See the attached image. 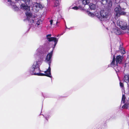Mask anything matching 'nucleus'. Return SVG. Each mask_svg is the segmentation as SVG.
Segmentation results:
<instances>
[{"label": "nucleus", "instance_id": "nucleus-10", "mask_svg": "<svg viewBox=\"0 0 129 129\" xmlns=\"http://www.w3.org/2000/svg\"><path fill=\"white\" fill-rule=\"evenodd\" d=\"M51 36V35L49 34L47 36V39L49 41H53L54 42V46L53 47V49L55 47L56 45L57 44L58 41V39H57L55 37H50Z\"/></svg>", "mask_w": 129, "mask_h": 129}, {"label": "nucleus", "instance_id": "nucleus-15", "mask_svg": "<svg viewBox=\"0 0 129 129\" xmlns=\"http://www.w3.org/2000/svg\"><path fill=\"white\" fill-rule=\"evenodd\" d=\"M116 65L115 64V56L114 55L113 56V59L111 63V66L112 67H114Z\"/></svg>", "mask_w": 129, "mask_h": 129}, {"label": "nucleus", "instance_id": "nucleus-25", "mask_svg": "<svg viewBox=\"0 0 129 129\" xmlns=\"http://www.w3.org/2000/svg\"><path fill=\"white\" fill-rule=\"evenodd\" d=\"M59 36V35H58V36H57V37H58V36Z\"/></svg>", "mask_w": 129, "mask_h": 129}, {"label": "nucleus", "instance_id": "nucleus-11", "mask_svg": "<svg viewBox=\"0 0 129 129\" xmlns=\"http://www.w3.org/2000/svg\"><path fill=\"white\" fill-rule=\"evenodd\" d=\"M86 12L87 14L89 16L91 17H93L94 16H95L96 17L98 18L99 19L101 20V18H100V16H101L100 13L99 12L98 13L96 12H95V13L93 14L88 11H86Z\"/></svg>", "mask_w": 129, "mask_h": 129}, {"label": "nucleus", "instance_id": "nucleus-23", "mask_svg": "<svg viewBox=\"0 0 129 129\" xmlns=\"http://www.w3.org/2000/svg\"><path fill=\"white\" fill-rule=\"evenodd\" d=\"M50 26H49V27L51 28V26H52V24L53 20H51L50 21Z\"/></svg>", "mask_w": 129, "mask_h": 129}, {"label": "nucleus", "instance_id": "nucleus-17", "mask_svg": "<svg viewBox=\"0 0 129 129\" xmlns=\"http://www.w3.org/2000/svg\"><path fill=\"white\" fill-rule=\"evenodd\" d=\"M89 7L91 9L94 10L96 8V6L95 5L91 3L89 5Z\"/></svg>", "mask_w": 129, "mask_h": 129}, {"label": "nucleus", "instance_id": "nucleus-5", "mask_svg": "<svg viewBox=\"0 0 129 129\" xmlns=\"http://www.w3.org/2000/svg\"><path fill=\"white\" fill-rule=\"evenodd\" d=\"M33 10L35 12H38L40 9H42L43 8V5L41 3H33Z\"/></svg>", "mask_w": 129, "mask_h": 129}, {"label": "nucleus", "instance_id": "nucleus-6", "mask_svg": "<svg viewBox=\"0 0 129 129\" xmlns=\"http://www.w3.org/2000/svg\"><path fill=\"white\" fill-rule=\"evenodd\" d=\"M115 15L117 18L120 16L121 15H125L126 13L122 11L121 7L119 6L116 7L115 9Z\"/></svg>", "mask_w": 129, "mask_h": 129}, {"label": "nucleus", "instance_id": "nucleus-24", "mask_svg": "<svg viewBox=\"0 0 129 129\" xmlns=\"http://www.w3.org/2000/svg\"><path fill=\"white\" fill-rule=\"evenodd\" d=\"M120 86L121 87H123V83H122L120 82Z\"/></svg>", "mask_w": 129, "mask_h": 129}, {"label": "nucleus", "instance_id": "nucleus-27", "mask_svg": "<svg viewBox=\"0 0 129 129\" xmlns=\"http://www.w3.org/2000/svg\"><path fill=\"white\" fill-rule=\"evenodd\" d=\"M115 17H115V18H116V17H117L116 16H115Z\"/></svg>", "mask_w": 129, "mask_h": 129}, {"label": "nucleus", "instance_id": "nucleus-16", "mask_svg": "<svg viewBox=\"0 0 129 129\" xmlns=\"http://www.w3.org/2000/svg\"><path fill=\"white\" fill-rule=\"evenodd\" d=\"M114 32L117 35H119L121 33L120 29L119 28H117L114 30Z\"/></svg>", "mask_w": 129, "mask_h": 129}, {"label": "nucleus", "instance_id": "nucleus-14", "mask_svg": "<svg viewBox=\"0 0 129 129\" xmlns=\"http://www.w3.org/2000/svg\"><path fill=\"white\" fill-rule=\"evenodd\" d=\"M123 80L127 84V85H129V75H125L124 77Z\"/></svg>", "mask_w": 129, "mask_h": 129}, {"label": "nucleus", "instance_id": "nucleus-1", "mask_svg": "<svg viewBox=\"0 0 129 129\" xmlns=\"http://www.w3.org/2000/svg\"><path fill=\"white\" fill-rule=\"evenodd\" d=\"M43 48V47L42 46H40L36 50L34 55V57L36 60L34 62L32 67L29 70V72L32 75L40 76H45L51 78L50 66L53 55V50L48 53L46 57L45 60L46 62L48 64L49 67L48 69L45 71V74L40 73L39 67L41 64L42 58L43 57L42 55V50Z\"/></svg>", "mask_w": 129, "mask_h": 129}, {"label": "nucleus", "instance_id": "nucleus-4", "mask_svg": "<svg viewBox=\"0 0 129 129\" xmlns=\"http://www.w3.org/2000/svg\"><path fill=\"white\" fill-rule=\"evenodd\" d=\"M101 20L108 21L110 18L109 12L106 10H102L100 12Z\"/></svg>", "mask_w": 129, "mask_h": 129}, {"label": "nucleus", "instance_id": "nucleus-28", "mask_svg": "<svg viewBox=\"0 0 129 129\" xmlns=\"http://www.w3.org/2000/svg\"><path fill=\"white\" fill-rule=\"evenodd\" d=\"M57 23V22H56V23Z\"/></svg>", "mask_w": 129, "mask_h": 129}, {"label": "nucleus", "instance_id": "nucleus-3", "mask_svg": "<svg viewBox=\"0 0 129 129\" xmlns=\"http://www.w3.org/2000/svg\"><path fill=\"white\" fill-rule=\"evenodd\" d=\"M117 26L122 30H127V33H129V26L127 27V23L125 21L118 20L117 21Z\"/></svg>", "mask_w": 129, "mask_h": 129}, {"label": "nucleus", "instance_id": "nucleus-19", "mask_svg": "<svg viewBox=\"0 0 129 129\" xmlns=\"http://www.w3.org/2000/svg\"><path fill=\"white\" fill-rule=\"evenodd\" d=\"M120 52L122 54H124L125 53V52L124 48L122 47H120Z\"/></svg>", "mask_w": 129, "mask_h": 129}, {"label": "nucleus", "instance_id": "nucleus-22", "mask_svg": "<svg viewBox=\"0 0 129 129\" xmlns=\"http://www.w3.org/2000/svg\"><path fill=\"white\" fill-rule=\"evenodd\" d=\"M72 9L76 10H77L79 9H80L79 7V6H78V7L77 6L74 7L72 8Z\"/></svg>", "mask_w": 129, "mask_h": 129}, {"label": "nucleus", "instance_id": "nucleus-8", "mask_svg": "<svg viewBox=\"0 0 129 129\" xmlns=\"http://www.w3.org/2000/svg\"><path fill=\"white\" fill-rule=\"evenodd\" d=\"M111 0H102L101 1V4L106 8L110 7L112 6Z\"/></svg>", "mask_w": 129, "mask_h": 129}, {"label": "nucleus", "instance_id": "nucleus-26", "mask_svg": "<svg viewBox=\"0 0 129 129\" xmlns=\"http://www.w3.org/2000/svg\"><path fill=\"white\" fill-rule=\"evenodd\" d=\"M46 119H47V118H46Z\"/></svg>", "mask_w": 129, "mask_h": 129}, {"label": "nucleus", "instance_id": "nucleus-9", "mask_svg": "<svg viewBox=\"0 0 129 129\" xmlns=\"http://www.w3.org/2000/svg\"><path fill=\"white\" fill-rule=\"evenodd\" d=\"M82 4H80L79 6L80 10L84 11H86L84 7L86 5H88L89 3V0H81Z\"/></svg>", "mask_w": 129, "mask_h": 129}, {"label": "nucleus", "instance_id": "nucleus-20", "mask_svg": "<svg viewBox=\"0 0 129 129\" xmlns=\"http://www.w3.org/2000/svg\"><path fill=\"white\" fill-rule=\"evenodd\" d=\"M129 107V104H125L122 106V108L123 109H127Z\"/></svg>", "mask_w": 129, "mask_h": 129}, {"label": "nucleus", "instance_id": "nucleus-13", "mask_svg": "<svg viewBox=\"0 0 129 129\" xmlns=\"http://www.w3.org/2000/svg\"><path fill=\"white\" fill-rule=\"evenodd\" d=\"M123 57V56H121L120 55H119L116 56V64L117 66L118 63L119 64L121 63Z\"/></svg>", "mask_w": 129, "mask_h": 129}, {"label": "nucleus", "instance_id": "nucleus-21", "mask_svg": "<svg viewBox=\"0 0 129 129\" xmlns=\"http://www.w3.org/2000/svg\"><path fill=\"white\" fill-rule=\"evenodd\" d=\"M125 97L124 94H123L122 99L121 103H125Z\"/></svg>", "mask_w": 129, "mask_h": 129}, {"label": "nucleus", "instance_id": "nucleus-18", "mask_svg": "<svg viewBox=\"0 0 129 129\" xmlns=\"http://www.w3.org/2000/svg\"><path fill=\"white\" fill-rule=\"evenodd\" d=\"M54 2V7H57L58 6L59 2V0H53Z\"/></svg>", "mask_w": 129, "mask_h": 129}, {"label": "nucleus", "instance_id": "nucleus-7", "mask_svg": "<svg viewBox=\"0 0 129 129\" xmlns=\"http://www.w3.org/2000/svg\"><path fill=\"white\" fill-rule=\"evenodd\" d=\"M22 1L25 3L26 5L24 4H22L21 5V9L26 11H29L30 7L28 5L30 2V0H22Z\"/></svg>", "mask_w": 129, "mask_h": 129}, {"label": "nucleus", "instance_id": "nucleus-2", "mask_svg": "<svg viewBox=\"0 0 129 129\" xmlns=\"http://www.w3.org/2000/svg\"><path fill=\"white\" fill-rule=\"evenodd\" d=\"M25 14L26 19L28 21L30 24L40 28H41V24H42V20L41 19H38L36 15L32 14L30 12H26Z\"/></svg>", "mask_w": 129, "mask_h": 129}, {"label": "nucleus", "instance_id": "nucleus-12", "mask_svg": "<svg viewBox=\"0 0 129 129\" xmlns=\"http://www.w3.org/2000/svg\"><path fill=\"white\" fill-rule=\"evenodd\" d=\"M8 3L9 5H11L12 6V7L14 11H17L19 10L18 7L15 5V3L13 2L11 0H8Z\"/></svg>", "mask_w": 129, "mask_h": 129}]
</instances>
